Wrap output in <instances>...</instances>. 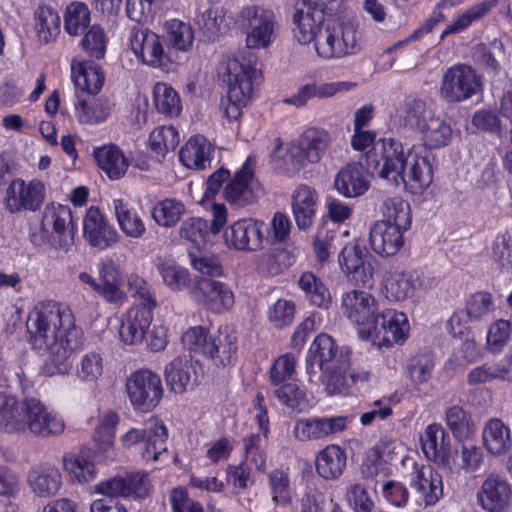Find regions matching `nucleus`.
<instances>
[{
  "mask_svg": "<svg viewBox=\"0 0 512 512\" xmlns=\"http://www.w3.org/2000/svg\"><path fill=\"white\" fill-rule=\"evenodd\" d=\"M83 237L92 246L106 249L119 240V234L97 207H90L83 219Z\"/></svg>",
  "mask_w": 512,
  "mask_h": 512,
  "instance_id": "21",
  "label": "nucleus"
},
{
  "mask_svg": "<svg viewBox=\"0 0 512 512\" xmlns=\"http://www.w3.org/2000/svg\"><path fill=\"white\" fill-rule=\"evenodd\" d=\"M167 430L163 422L156 417L148 419L143 429H131L122 436L125 447L143 443L141 455L145 460L156 461L167 450Z\"/></svg>",
  "mask_w": 512,
  "mask_h": 512,
  "instance_id": "10",
  "label": "nucleus"
},
{
  "mask_svg": "<svg viewBox=\"0 0 512 512\" xmlns=\"http://www.w3.org/2000/svg\"><path fill=\"white\" fill-rule=\"evenodd\" d=\"M275 397L286 407L303 411L309 407L307 394L296 383H285L274 390Z\"/></svg>",
  "mask_w": 512,
  "mask_h": 512,
  "instance_id": "56",
  "label": "nucleus"
},
{
  "mask_svg": "<svg viewBox=\"0 0 512 512\" xmlns=\"http://www.w3.org/2000/svg\"><path fill=\"white\" fill-rule=\"evenodd\" d=\"M118 421L119 417L113 411H106L101 415L94 435V439L101 449L107 450L112 446Z\"/></svg>",
  "mask_w": 512,
  "mask_h": 512,
  "instance_id": "63",
  "label": "nucleus"
},
{
  "mask_svg": "<svg viewBox=\"0 0 512 512\" xmlns=\"http://www.w3.org/2000/svg\"><path fill=\"white\" fill-rule=\"evenodd\" d=\"M408 331V320L403 312L394 309H378L377 316L366 329L359 330L362 339H373L380 346H390L403 341Z\"/></svg>",
  "mask_w": 512,
  "mask_h": 512,
  "instance_id": "9",
  "label": "nucleus"
},
{
  "mask_svg": "<svg viewBox=\"0 0 512 512\" xmlns=\"http://www.w3.org/2000/svg\"><path fill=\"white\" fill-rule=\"evenodd\" d=\"M113 208L119 227L126 236L139 239L144 235L146 228L143 220L127 203L115 199Z\"/></svg>",
  "mask_w": 512,
  "mask_h": 512,
  "instance_id": "45",
  "label": "nucleus"
},
{
  "mask_svg": "<svg viewBox=\"0 0 512 512\" xmlns=\"http://www.w3.org/2000/svg\"><path fill=\"white\" fill-rule=\"evenodd\" d=\"M316 190L306 184L299 185L292 193L291 206L298 228L307 229L313 223L318 208Z\"/></svg>",
  "mask_w": 512,
  "mask_h": 512,
  "instance_id": "31",
  "label": "nucleus"
},
{
  "mask_svg": "<svg viewBox=\"0 0 512 512\" xmlns=\"http://www.w3.org/2000/svg\"><path fill=\"white\" fill-rule=\"evenodd\" d=\"M93 155L99 168L112 180L123 177L129 166V160L114 144L96 148Z\"/></svg>",
  "mask_w": 512,
  "mask_h": 512,
  "instance_id": "38",
  "label": "nucleus"
},
{
  "mask_svg": "<svg viewBox=\"0 0 512 512\" xmlns=\"http://www.w3.org/2000/svg\"><path fill=\"white\" fill-rule=\"evenodd\" d=\"M411 487L416 490L426 505H434L443 495L442 476L430 465H415Z\"/></svg>",
  "mask_w": 512,
  "mask_h": 512,
  "instance_id": "30",
  "label": "nucleus"
},
{
  "mask_svg": "<svg viewBox=\"0 0 512 512\" xmlns=\"http://www.w3.org/2000/svg\"><path fill=\"white\" fill-rule=\"evenodd\" d=\"M420 441L422 450L429 460L452 471L455 451L451 448L449 436L441 425H428Z\"/></svg>",
  "mask_w": 512,
  "mask_h": 512,
  "instance_id": "20",
  "label": "nucleus"
},
{
  "mask_svg": "<svg viewBox=\"0 0 512 512\" xmlns=\"http://www.w3.org/2000/svg\"><path fill=\"white\" fill-rule=\"evenodd\" d=\"M34 18L39 40L45 44L53 42L60 33L61 19L58 12L43 4L35 10Z\"/></svg>",
  "mask_w": 512,
  "mask_h": 512,
  "instance_id": "44",
  "label": "nucleus"
},
{
  "mask_svg": "<svg viewBox=\"0 0 512 512\" xmlns=\"http://www.w3.org/2000/svg\"><path fill=\"white\" fill-rule=\"evenodd\" d=\"M90 22V11L82 2H72L66 8L65 29L68 34L76 36L88 26Z\"/></svg>",
  "mask_w": 512,
  "mask_h": 512,
  "instance_id": "57",
  "label": "nucleus"
},
{
  "mask_svg": "<svg viewBox=\"0 0 512 512\" xmlns=\"http://www.w3.org/2000/svg\"><path fill=\"white\" fill-rule=\"evenodd\" d=\"M72 78L75 86L88 94L98 93L104 83V73L100 66L92 61L73 60Z\"/></svg>",
  "mask_w": 512,
  "mask_h": 512,
  "instance_id": "37",
  "label": "nucleus"
},
{
  "mask_svg": "<svg viewBox=\"0 0 512 512\" xmlns=\"http://www.w3.org/2000/svg\"><path fill=\"white\" fill-rule=\"evenodd\" d=\"M382 146L384 163L377 171L378 176L398 183V176L403 174L408 162V154L405 155L402 143L392 138L384 139Z\"/></svg>",
  "mask_w": 512,
  "mask_h": 512,
  "instance_id": "36",
  "label": "nucleus"
},
{
  "mask_svg": "<svg viewBox=\"0 0 512 512\" xmlns=\"http://www.w3.org/2000/svg\"><path fill=\"white\" fill-rule=\"evenodd\" d=\"M511 488L506 479L491 474L478 492L481 506L489 512H504L509 505Z\"/></svg>",
  "mask_w": 512,
  "mask_h": 512,
  "instance_id": "27",
  "label": "nucleus"
},
{
  "mask_svg": "<svg viewBox=\"0 0 512 512\" xmlns=\"http://www.w3.org/2000/svg\"><path fill=\"white\" fill-rule=\"evenodd\" d=\"M190 263L201 276L207 278H217L222 275L223 267L219 259L208 253H204L200 250L189 252Z\"/></svg>",
  "mask_w": 512,
  "mask_h": 512,
  "instance_id": "60",
  "label": "nucleus"
},
{
  "mask_svg": "<svg viewBox=\"0 0 512 512\" xmlns=\"http://www.w3.org/2000/svg\"><path fill=\"white\" fill-rule=\"evenodd\" d=\"M26 399L19 402L14 396L0 392V430L7 433H24Z\"/></svg>",
  "mask_w": 512,
  "mask_h": 512,
  "instance_id": "35",
  "label": "nucleus"
},
{
  "mask_svg": "<svg viewBox=\"0 0 512 512\" xmlns=\"http://www.w3.org/2000/svg\"><path fill=\"white\" fill-rule=\"evenodd\" d=\"M331 137L326 130H305L301 136L292 142L283 156V170L292 175L305 164L317 163L330 145Z\"/></svg>",
  "mask_w": 512,
  "mask_h": 512,
  "instance_id": "6",
  "label": "nucleus"
},
{
  "mask_svg": "<svg viewBox=\"0 0 512 512\" xmlns=\"http://www.w3.org/2000/svg\"><path fill=\"white\" fill-rule=\"evenodd\" d=\"M394 442L390 440H382L375 445L367 454L362 464V474L367 478H372L378 474V467L383 463L392 460V452L394 450Z\"/></svg>",
  "mask_w": 512,
  "mask_h": 512,
  "instance_id": "53",
  "label": "nucleus"
},
{
  "mask_svg": "<svg viewBox=\"0 0 512 512\" xmlns=\"http://www.w3.org/2000/svg\"><path fill=\"white\" fill-rule=\"evenodd\" d=\"M370 183L360 162H351L342 167L335 176L334 187L346 198L362 196Z\"/></svg>",
  "mask_w": 512,
  "mask_h": 512,
  "instance_id": "28",
  "label": "nucleus"
},
{
  "mask_svg": "<svg viewBox=\"0 0 512 512\" xmlns=\"http://www.w3.org/2000/svg\"><path fill=\"white\" fill-rule=\"evenodd\" d=\"M482 90V80L469 65L457 64L445 70L442 75L439 95L449 104L470 99Z\"/></svg>",
  "mask_w": 512,
  "mask_h": 512,
  "instance_id": "7",
  "label": "nucleus"
},
{
  "mask_svg": "<svg viewBox=\"0 0 512 512\" xmlns=\"http://www.w3.org/2000/svg\"><path fill=\"white\" fill-rule=\"evenodd\" d=\"M45 185L38 179L26 183L23 179H14L6 190L5 206L11 213L24 210L36 211L44 202Z\"/></svg>",
  "mask_w": 512,
  "mask_h": 512,
  "instance_id": "14",
  "label": "nucleus"
},
{
  "mask_svg": "<svg viewBox=\"0 0 512 512\" xmlns=\"http://www.w3.org/2000/svg\"><path fill=\"white\" fill-rule=\"evenodd\" d=\"M347 361L328 363L322 367L320 382L324 385L328 395L342 394L347 390L345 371Z\"/></svg>",
  "mask_w": 512,
  "mask_h": 512,
  "instance_id": "52",
  "label": "nucleus"
},
{
  "mask_svg": "<svg viewBox=\"0 0 512 512\" xmlns=\"http://www.w3.org/2000/svg\"><path fill=\"white\" fill-rule=\"evenodd\" d=\"M361 33L356 20L346 11L326 17L317 37V54L325 59L342 58L360 51Z\"/></svg>",
  "mask_w": 512,
  "mask_h": 512,
  "instance_id": "2",
  "label": "nucleus"
},
{
  "mask_svg": "<svg viewBox=\"0 0 512 512\" xmlns=\"http://www.w3.org/2000/svg\"><path fill=\"white\" fill-rule=\"evenodd\" d=\"M496 379L512 382V367L504 358L497 363H485L475 367L467 375V382L470 385L482 384Z\"/></svg>",
  "mask_w": 512,
  "mask_h": 512,
  "instance_id": "48",
  "label": "nucleus"
},
{
  "mask_svg": "<svg viewBox=\"0 0 512 512\" xmlns=\"http://www.w3.org/2000/svg\"><path fill=\"white\" fill-rule=\"evenodd\" d=\"M236 25L250 50H268L280 36L276 13L262 5H247L236 17Z\"/></svg>",
  "mask_w": 512,
  "mask_h": 512,
  "instance_id": "3",
  "label": "nucleus"
},
{
  "mask_svg": "<svg viewBox=\"0 0 512 512\" xmlns=\"http://www.w3.org/2000/svg\"><path fill=\"white\" fill-rule=\"evenodd\" d=\"M26 325L34 347L48 352L43 374H66L71 368L70 357L82 345L81 330L71 313L55 301H42L30 311Z\"/></svg>",
  "mask_w": 512,
  "mask_h": 512,
  "instance_id": "1",
  "label": "nucleus"
},
{
  "mask_svg": "<svg viewBox=\"0 0 512 512\" xmlns=\"http://www.w3.org/2000/svg\"><path fill=\"white\" fill-rule=\"evenodd\" d=\"M265 223L253 218L235 221L224 230V242L230 249L253 252L262 248Z\"/></svg>",
  "mask_w": 512,
  "mask_h": 512,
  "instance_id": "13",
  "label": "nucleus"
},
{
  "mask_svg": "<svg viewBox=\"0 0 512 512\" xmlns=\"http://www.w3.org/2000/svg\"><path fill=\"white\" fill-rule=\"evenodd\" d=\"M27 483L36 496L52 497L58 493L62 486V476L55 466L41 465L32 468L28 472Z\"/></svg>",
  "mask_w": 512,
  "mask_h": 512,
  "instance_id": "33",
  "label": "nucleus"
},
{
  "mask_svg": "<svg viewBox=\"0 0 512 512\" xmlns=\"http://www.w3.org/2000/svg\"><path fill=\"white\" fill-rule=\"evenodd\" d=\"M97 294L110 304L120 305L126 300L122 290V277L113 261H104L99 266Z\"/></svg>",
  "mask_w": 512,
  "mask_h": 512,
  "instance_id": "32",
  "label": "nucleus"
},
{
  "mask_svg": "<svg viewBox=\"0 0 512 512\" xmlns=\"http://www.w3.org/2000/svg\"><path fill=\"white\" fill-rule=\"evenodd\" d=\"M197 23L209 39L217 38L227 28L224 11L220 8L207 9Z\"/></svg>",
  "mask_w": 512,
  "mask_h": 512,
  "instance_id": "62",
  "label": "nucleus"
},
{
  "mask_svg": "<svg viewBox=\"0 0 512 512\" xmlns=\"http://www.w3.org/2000/svg\"><path fill=\"white\" fill-rule=\"evenodd\" d=\"M236 337L225 331H218L217 335L210 339L206 357L212 360L217 367H226L232 363L236 353Z\"/></svg>",
  "mask_w": 512,
  "mask_h": 512,
  "instance_id": "41",
  "label": "nucleus"
},
{
  "mask_svg": "<svg viewBox=\"0 0 512 512\" xmlns=\"http://www.w3.org/2000/svg\"><path fill=\"white\" fill-rule=\"evenodd\" d=\"M376 134L369 130H355L351 139V146L356 151L366 152V169L371 174L378 170L379 161L373 159L375 153L373 152Z\"/></svg>",
  "mask_w": 512,
  "mask_h": 512,
  "instance_id": "61",
  "label": "nucleus"
},
{
  "mask_svg": "<svg viewBox=\"0 0 512 512\" xmlns=\"http://www.w3.org/2000/svg\"><path fill=\"white\" fill-rule=\"evenodd\" d=\"M412 194H422L433 181V168L427 156L408 153V162L403 174L398 176Z\"/></svg>",
  "mask_w": 512,
  "mask_h": 512,
  "instance_id": "24",
  "label": "nucleus"
},
{
  "mask_svg": "<svg viewBox=\"0 0 512 512\" xmlns=\"http://www.w3.org/2000/svg\"><path fill=\"white\" fill-rule=\"evenodd\" d=\"M184 213V205L175 199H164L158 202L151 212L155 222L163 227L174 226Z\"/></svg>",
  "mask_w": 512,
  "mask_h": 512,
  "instance_id": "55",
  "label": "nucleus"
},
{
  "mask_svg": "<svg viewBox=\"0 0 512 512\" xmlns=\"http://www.w3.org/2000/svg\"><path fill=\"white\" fill-rule=\"evenodd\" d=\"M179 142L178 130H152L149 135L148 146L157 155V162L160 163L166 153L175 149Z\"/></svg>",
  "mask_w": 512,
  "mask_h": 512,
  "instance_id": "58",
  "label": "nucleus"
},
{
  "mask_svg": "<svg viewBox=\"0 0 512 512\" xmlns=\"http://www.w3.org/2000/svg\"><path fill=\"white\" fill-rule=\"evenodd\" d=\"M220 74L227 85L229 100L225 116L236 120L242 114L241 108L246 106L252 97L253 82L259 72L242 55H237L228 58L222 64Z\"/></svg>",
  "mask_w": 512,
  "mask_h": 512,
  "instance_id": "4",
  "label": "nucleus"
},
{
  "mask_svg": "<svg viewBox=\"0 0 512 512\" xmlns=\"http://www.w3.org/2000/svg\"><path fill=\"white\" fill-rule=\"evenodd\" d=\"M378 309V300L365 290L351 289L341 295L342 314L358 327V331L372 324Z\"/></svg>",
  "mask_w": 512,
  "mask_h": 512,
  "instance_id": "12",
  "label": "nucleus"
},
{
  "mask_svg": "<svg viewBox=\"0 0 512 512\" xmlns=\"http://www.w3.org/2000/svg\"><path fill=\"white\" fill-rule=\"evenodd\" d=\"M164 375L170 390L183 394L192 391L199 384L203 369L200 362L191 355H182L166 365Z\"/></svg>",
  "mask_w": 512,
  "mask_h": 512,
  "instance_id": "15",
  "label": "nucleus"
},
{
  "mask_svg": "<svg viewBox=\"0 0 512 512\" xmlns=\"http://www.w3.org/2000/svg\"><path fill=\"white\" fill-rule=\"evenodd\" d=\"M212 150V143L205 136L197 134L190 137L180 149L179 159L189 169L202 170L210 166Z\"/></svg>",
  "mask_w": 512,
  "mask_h": 512,
  "instance_id": "34",
  "label": "nucleus"
},
{
  "mask_svg": "<svg viewBox=\"0 0 512 512\" xmlns=\"http://www.w3.org/2000/svg\"><path fill=\"white\" fill-rule=\"evenodd\" d=\"M250 162L251 158H248L224 190L225 199L239 207L255 203L262 194L261 184L250 168Z\"/></svg>",
  "mask_w": 512,
  "mask_h": 512,
  "instance_id": "17",
  "label": "nucleus"
},
{
  "mask_svg": "<svg viewBox=\"0 0 512 512\" xmlns=\"http://www.w3.org/2000/svg\"><path fill=\"white\" fill-rule=\"evenodd\" d=\"M126 392L131 405L142 412L154 409L163 396L158 374L148 369L133 372L126 380Z\"/></svg>",
  "mask_w": 512,
  "mask_h": 512,
  "instance_id": "8",
  "label": "nucleus"
},
{
  "mask_svg": "<svg viewBox=\"0 0 512 512\" xmlns=\"http://www.w3.org/2000/svg\"><path fill=\"white\" fill-rule=\"evenodd\" d=\"M309 354L320 362V366L328 363L345 361L342 354H339L338 347L332 337L327 334L318 335L310 347Z\"/></svg>",
  "mask_w": 512,
  "mask_h": 512,
  "instance_id": "54",
  "label": "nucleus"
},
{
  "mask_svg": "<svg viewBox=\"0 0 512 512\" xmlns=\"http://www.w3.org/2000/svg\"><path fill=\"white\" fill-rule=\"evenodd\" d=\"M404 231L385 222H375L369 232L372 250L382 257L395 255L404 244Z\"/></svg>",
  "mask_w": 512,
  "mask_h": 512,
  "instance_id": "29",
  "label": "nucleus"
},
{
  "mask_svg": "<svg viewBox=\"0 0 512 512\" xmlns=\"http://www.w3.org/2000/svg\"><path fill=\"white\" fill-rule=\"evenodd\" d=\"M212 214L213 220L210 225L206 220L198 217L184 220L179 229L180 238L199 245L204 242L209 231L212 234H217L227 222L226 207L223 204H214Z\"/></svg>",
  "mask_w": 512,
  "mask_h": 512,
  "instance_id": "22",
  "label": "nucleus"
},
{
  "mask_svg": "<svg viewBox=\"0 0 512 512\" xmlns=\"http://www.w3.org/2000/svg\"><path fill=\"white\" fill-rule=\"evenodd\" d=\"M193 300L206 309L221 313L234 305L231 289L216 278L197 277L190 288Z\"/></svg>",
  "mask_w": 512,
  "mask_h": 512,
  "instance_id": "11",
  "label": "nucleus"
},
{
  "mask_svg": "<svg viewBox=\"0 0 512 512\" xmlns=\"http://www.w3.org/2000/svg\"><path fill=\"white\" fill-rule=\"evenodd\" d=\"M298 285L311 304L319 308H328L331 304L332 298L328 288L312 272H304L298 280Z\"/></svg>",
  "mask_w": 512,
  "mask_h": 512,
  "instance_id": "50",
  "label": "nucleus"
},
{
  "mask_svg": "<svg viewBox=\"0 0 512 512\" xmlns=\"http://www.w3.org/2000/svg\"><path fill=\"white\" fill-rule=\"evenodd\" d=\"M65 429L64 421L48 411L46 406L36 398H26V417L24 433L48 438L60 435Z\"/></svg>",
  "mask_w": 512,
  "mask_h": 512,
  "instance_id": "16",
  "label": "nucleus"
},
{
  "mask_svg": "<svg viewBox=\"0 0 512 512\" xmlns=\"http://www.w3.org/2000/svg\"><path fill=\"white\" fill-rule=\"evenodd\" d=\"M382 220L397 228L407 230L411 225L410 205L401 197L386 198L381 205Z\"/></svg>",
  "mask_w": 512,
  "mask_h": 512,
  "instance_id": "46",
  "label": "nucleus"
},
{
  "mask_svg": "<svg viewBox=\"0 0 512 512\" xmlns=\"http://www.w3.org/2000/svg\"><path fill=\"white\" fill-rule=\"evenodd\" d=\"M158 271L164 284L172 291H182L190 283V275L187 269L170 262H162Z\"/></svg>",
  "mask_w": 512,
  "mask_h": 512,
  "instance_id": "59",
  "label": "nucleus"
},
{
  "mask_svg": "<svg viewBox=\"0 0 512 512\" xmlns=\"http://www.w3.org/2000/svg\"><path fill=\"white\" fill-rule=\"evenodd\" d=\"M498 0H484L471 6L469 9L458 14L457 18L447 25L441 34V39L451 34H459L466 30L472 23L482 19L491 8L497 4Z\"/></svg>",
  "mask_w": 512,
  "mask_h": 512,
  "instance_id": "47",
  "label": "nucleus"
},
{
  "mask_svg": "<svg viewBox=\"0 0 512 512\" xmlns=\"http://www.w3.org/2000/svg\"><path fill=\"white\" fill-rule=\"evenodd\" d=\"M415 283L412 275L403 271H390L383 279V292L391 301H404L414 295Z\"/></svg>",
  "mask_w": 512,
  "mask_h": 512,
  "instance_id": "40",
  "label": "nucleus"
},
{
  "mask_svg": "<svg viewBox=\"0 0 512 512\" xmlns=\"http://www.w3.org/2000/svg\"><path fill=\"white\" fill-rule=\"evenodd\" d=\"M445 421L459 441L468 439L476 431L471 415L459 405L451 406L446 410Z\"/></svg>",
  "mask_w": 512,
  "mask_h": 512,
  "instance_id": "51",
  "label": "nucleus"
},
{
  "mask_svg": "<svg viewBox=\"0 0 512 512\" xmlns=\"http://www.w3.org/2000/svg\"><path fill=\"white\" fill-rule=\"evenodd\" d=\"M165 39L169 53L172 50L187 53L191 50L194 42V31L190 24L171 19L165 22Z\"/></svg>",
  "mask_w": 512,
  "mask_h": 512,
  "instance_id": "42",
  "label": "nucleus"
},
{
  "mask_svg": "<svg viewBox=\"0 0 512 512\" xmlns=\"http://www.w3.org/2000/svg\"><path fill=\"white\" fill-rule=\"evenodd\" d=\"M153 319L152 311L141 306L131 307L121 319L119 337L126 345L141 344Z\"/></svg>",
  "mask_w": 512,
  "mask_h": 512,
  "instance_id": "23",
  "label": "nucleus"
},
{
  "mask_svg": "<svg viewBox=\"0 0 512 512\" xmlns=\"http://www.w3.org/2000/svg\"><path fill=\"white\" fill-rule=\"evenodd\" d=\"M130 46L133 53L139 57L142 62L153 68H166V59L168 56L160 37L148 30L142 28H133L130 34Z\"/></svg>",
  "mask_w": 512,
  "mask_h": 512,
  "instance_id": "19",
  "label": "nucleus"
},
{
  "mask_svg": "<svg viewBox=\"0 0 512 512\" xmlns=\"http://www.w3.org/2000/svg\"><path fill=\"white\" fill-rule=\"evenodd\" d=\"M153 101L157 111L165 117L180 115L182 102L177 91L170 85L158 82L153 89Z\"/></svg>",
  "mask_w": 512,
  "mask_h": 512,
  "instance_id": "49",
  "label": "nucleus"
},
{
  "mask_svg": "<svg viewBox=\"0 0 512 512\" xmlns=\"http://www.w3.org/2000/svg\"><path fill=\"white\" fill-rule=\"evenodd\" d=\"M486 449L493 455H500L511 446L510 431L499 418H491L483 430Z\"/></svg>",
  "mask_w": 512,
  "mask_h": 512,
  "instance_id": "43",
  "label": "nucleus"
},
{
  "mask_svg": "<svg viewBox=\"0 0 512 512\" xmlns=\"http://www.w3.org/2000/svg\"><path fill=\"white\" fill-rule=\"evenodd\" d=\"M346 424L347 420L342 416L300 419L293 432L300 441L315 440L344 430Z\"/></svg>",
  "mask_w": 512,
  "mask_h": 512,
  "instance_id": "26",
  "label": "nucleus"
},
{
  "mask_svg": "<svg viewBox=\"0 0 512 512\" xmlns=\"http://www.w3.org/2000/svg\"><path fill=\"white\" fill-rule=\"evenodd\" d=\"M74 224L71 209L50 203L44 208L39 232L30 234L36 247L49 243L54 249L68 253L74 246Z\"/></svg>",
  "mask_w": 512,
  "mask_h": 512,
  "instance_id": "5",
  "label": "nucleus"
},
{
  "mask_svg": "<svg viewBox=\"0 0 512 512\" xmlns=\"http://www.w3.org/2000/svg\"><path fill=\"white\" fill-rule=\"evenodd\" d=\"M339 263L345 268L349 281L359 287H369L373 282L372 256L359 245L345 246Z\"/></svg>",
  "mask_w": 512,
  "mask_h": 512,
  "instance_id": "18",
  "label": "nucleus"
},
{
  "mask_svg": "<svg viewBox=\"0 0 512 512\" xmlns=\"http://www.w3.org/2000/svg\"><path fill=\"white\" fill-rule=\"evenodd\" d=\"M269 483L272 490V500L281 505H289L292 502L290 491V479L288 474L281 470L275 469L269 475Z\"/></svg>",
  "mask_w": 512,
  "mask_h": 512,
  "instance_id": "64",
  "label": "nucleus"
},
{
  "mask_svg": "<svg viewBox=\"0 0 512 512\" xmlns=\"http://www.w3.org/2000/svg\"><path fill=\"white\" fill-rule=\"evenodd\" d=\"M346 466V454L338 445H328L316 458V471L324 479L338 478Z\"/></svg>",
  "mask_w": 512,
  "mask_h": 512,
  "instance_id": "39",
  "label": "nucleus"
},
{
  "mask_svg": "<svg viewBox=\"0 0 512 512\" xmlns=\"http://www.w3.org/2000/svg\"><path fill=\"white\" fill-rule=\"evenodd\" d=\"M303 5L305 7L297 8L293 15L294 35L299 43L307 44L314 41L316 47L319 30L323 29L326 20V12L308 3Z\"/></svg>",
  "mask_w": 512,
  "mask_h": 512,
  "instance_id": "25",
  "label": "nucleus"
}]
</instances>
